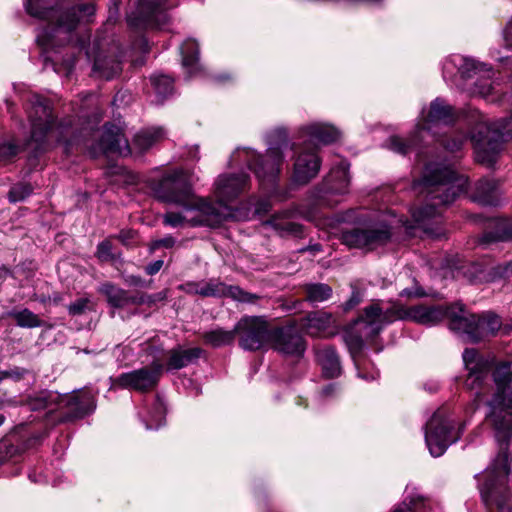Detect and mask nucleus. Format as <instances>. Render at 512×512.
Segmentation results:
<instances>
[{
    "instance_id": "20e7f679",
    "label": "nucleus",
    "mask_w": 512,
    "mask_h": 512,
    "mask_svg": "<svg viewBox=\"0 0 512 512\" xmlns=\"http://www.w3.org/2000/svg\"><path fill=\"white\" fill-rule=\"evenodd\" d=\"M193 175L184 170H175L163 176L157 190L159 198L182 206L181 212H167L163 216L165 225L176 228L184 225L216 227L223 222L228 210L214 209L204 198H195L192 193Z\"/></svg>"
},
{
    "instance_id": "09e8293b",
    "label": "nucleus",
    "mask_w": 512,
    "mask_h": 512,
    "mask_svg": "<svg viewBox=\"0 0 512 512\" xmlns=\"http://www.w3.org/2000/svg\"><path fill=\"white\" fill-rule=\"evenodd\" d=\"M137 297H144V299H146V301L143 303V304H154L158 301H162L166 298V293L165 292H159L157 294H154V295H146V294H136Z\"/></svg>"
},
{
    "instance_id": "603ef678",
    "label": "nucleus",
    "mask_w": 512,
    "mask_h": 512,
    "mask_svg": "<svg viewBox=\"0 0 512 512\" xmlns=\"http://www.w3.org/2000/svg\"><path fill=\"white\" fill-rule=\"evenodd\" d=\"M464 140L465 139L463 136H459V137L453 139L451 143H446L445 148L451 152L458 151L462 147Z\"/></svg>"
},
{
    "instance_id": "052dcab7",
    "label": "nucleus",
    "mask_w": 512,
    "mask_h": 512,
    "mask_svg": "<svg viewBox=\"0 0 512 512\" xmlns=\"http://www.w3.org/2000/svg\"><path fill=\"white\" fill-rule=\"evenodd\" d=\"M5 379V375H3L2 371H0V381Z\"/></svg>"
},
{
    "instance_id": "13d9d810",
    "label": "nucleus",
    "mask_w": 512,
    "mask_h": 512,
    "mask_svg": "<svg viewBox=\"0 0 512 512\" xmlns=\"http://www.w3.org/2000/svg\"><path fill=\"white\" fill-rule=\"evenodd\" d=\"M359 302V299H354V297H352L349 302L347 303V306L348 307H352L353 305L357 304Z\"/></svg>"
},
{
    "instance_id": "7c9ffc66",
    "label": "nucleus",
    "mask_w": 512,
    "mask_h": 512,
    "mask_svg": "<svg viewBox=\"0 0 512 512\" xmlns=\"http://www.w3.org/2000/svg\"><path fill=\"white\" fill-rule=\"evenodd\" d=\"M182 65L188 70L189 76L195 75L200 70L198 63L199 48L193 39H187L181 46Z\"/></svg>"
},
{
    "instance_id": "79ce46f5",
    "label": "nucleus",
    "mask_w": 512,
    "mask_h": 512,
    "mask_svg": "<svg viewBox=\"0 0 512 512\" xmlns=\"http://www.w3.org/2000/svg\"><path fill=\"white\" fill-rule=\"evenodd\" d=\"M344 341L349 348L350 353L353 357L357 355L363 347V339L362 336L354 333L353 331H348L344 335Z\"/></svg>"
},
{
    "instance_id": "0eeeda50",
    "label": "nucleus",
    "mask_w": 512,
    "mask_h": 512,
    "mask_svg": "<svg viewBox=\"0 0 512 512\" xmlns=\"http://www.w3.org/2000/svg\"><path fill=\"white\" fill-rule=\"evenodd\" d=\"M28 117L31 124L29 146L35 154L46 151L52 141H64L69 133L68 126L55 123L50 104L43 98L35 97L28 109Z\"/></svg>"
},
{
    "instance_id": "a878e982",
    "label": "nucleus",
    "mask_w": 512,
    "mask_h": 512,
    "mask_svg": "<svg viewBox=\"0 0 512 512\" xmlns=\"http://www.w3.org/2000/svg\"><path fill=\"white\" fill-rule=\"evenodd\" d=\"M99 292L106 296L107 302L114 308H123L129 305H142L146 299L137 297L128 291L106 282L99 287Z\"/></svg>"
},
{
    "instance_id": "dca6fc26",
    "label": "nucleus",
    "mask_w": 512,
    "mask_h": 512,
    "mask_svg": "<svg viewBox=\"0 0 512 512\" xmlns=\"http://www.w3.org/2000/svg\"><path fill=\"white\" fill-rule=\"evenodd\" d=\"M452 421L435 413L425 428V441L430 454L439 457L444 454L448 446L457 441L458 436L453 434Z\"/></svg>"
},
{
    "instance_id": "412c9836",
    "label": "nucleus",
    "mask_w": 512,
    "mask_h": 512,
    "mask_svg": "<svg viewBox=\"0 0 512 512\" xmlns=\"http://www.w3.org/2000/svg\"><path fill=\"white\" fill-rule=\"evenodd\" d=\"M165 2L166 0H139L140 16L128 15V24L132 27L159 26L166 19Z\"/></svg>"
},
{
    "instance_id": "8fccbe9b",
    "label": "nucleus",
    "mask_w": 512,
    "mask_h": 512,
    "mask_svg": "<svg viewBox=\"0 0 512 512\" xmlns=\"http://www.w3.org/2000/svg\"><path fill=\"white\" fill-rule=\"evenodd\" d=\"M118 239L124 244V245H130L135 242L136 239V233L134 231H122L118 235Z\"/></svg>"
},
{
    "instance_id": "e433bc0d",
    "label": "nucleus",
    "mask_w": 512,
    "mask_h": 512,
    "mask_svg": "<svg viewBox=\"0 0 512 512\" xmlns=\"http://www.w3.org/2000/svg\"><path fill=\"white\" fill-rule=\"evenodd\" d=\"M151 83L159 103L163 102L164 99L173 93V80L167 75H153Z\"/></svg>"
},
{
    "instance_id": "cd10ccee",
    "label": "nucleus",
    "mask_w": 512,
    "mask_h": 512,
    "mask_svg": "<svg viewBox=\"0 0 512 512\" xmlns=\"http://www.w3.org/2000/svg\"><path fill=\"white\" fill-rule=\"evenodd\" d=\"M316 358L322 367L325 377L336 378L341 374L339 358L332 347H323L317 349Z\"/></svg>"
},
{
    "instance_id": "9d476101",
    "label": "nucleus",
    "mask_w": 512,
    "mask_h": 512,
    "mask_svg": "<svg viewBox=\"0 0 512 512\" xmlns=\"http://www.w3.org/2000/svg\"><path fill=\"white\" fill-rule=\"evenodd\" d=\"M471 140L475 148L476 160L485 165H492L502 149V143L512 140V113L502 125L501 130L492 127L481 117Z\"/></svg>"
},
{
    "instance_id": "5fc2aeb1",
    "label": "nucleus",
    "mask_w": 512,
    "mask_h": 512,
    "mask_svg": "<svg viewBox=\"0 0 512 512\" xmlns=\"http://www.w3.org/2000/svg\"><path fill=\"white\" fill-rule=\"evenodd\" d=\"M425 295V292L422 289H403L400 292V296H407V297H422Z\"/></svg>"
},
{
    "instance_id": "f3484780",
    "label": "nucleus",
    "mask_w": 512,
    "mask_h": 512,
    "mask_svg": "<svg viewBox=\"0 0 512 512\" xmlns=\"http://www.w3.org/2000/svg\"><path fill=\"white\" fill-rule=\"evenodd\" d=\"M391 237L390 228L379 223L364 229H351L342 233V242L350 248L373 250L386 244Z\"/></svg>"
},
{
    "instance_id": "c03bdc74",
    "label": "nucleus",
    "mask_w": 512,
    "mask_h": 512,
    "mask_svg": "<svg viewBox=\"0 0 512 512\" xmlns=\"http://www.w3.org/2000/svg\"><path fill=\"white\" fill-rule=\"evenodd\" d=\"M96 256L100 261H113L115 259L110 240L107 239L98 244Z\"/></svg>"
},
{
    "instance_id": "39448f33",
    "label": "nucleus",
    "mask_w": 512,
    "mask_h": 512,
    "mask_svg": "<svg viewBox=\"0 0 512 512\" xmlns=\"http://www.w3.org/2000/svg\"><path fill=\"white\" fill-rule=\"evenodd\" d=\"M459 304L449 306L416 305L404 307L394 304L383 311L378 304H372L365 308L364 315L356 324L363 325L366 337L377 335L386 325L397 320H410L421 325L433 326L447 318L451 323V314L457 312Z\"/></svg>"
},
{
    "instance_id": "6ab92c4d",
    "label": "nucleus",
    "mask_w": 512,
    "mask_h": 512,
    "mask_svg": "<svg viewBox=\"0 0 512 512\" xmlns=\"http://www.w3.org/2000/svg\"><path fill=\"white\" fill-rule=\"evenodd\" d=\"M297 327L298 323L293 321L284 327L271 331L269 343L281 354L301 357L306 350V342L297 332Z\"/></svg>"
},
{
    "instance_id": "5701e85b",
    "label": "nucleus",
    "mask_w": 512,
    "mask_h": 512,
    "mask_svg": "<svg viewBox=\"0 0 512 512\" xmlns=\"http://www.w3.org/2000/svg\"><path fill=\"white\" fill-rule=\"evenodd\" d=\"M334 317L325 311L309 313L300 320L298 326L311 337H328L334 334L330 329L334 326Z\"/></svg>"
},
{
    "instance_id": "2eb2a0df",
    "label": "nucleus",
    "mask_w": 512,
    "mask_h": 512,
    "mask_svg": "<svg viewBox=\"0 0 512 512\" xmlns=\"http://www.w3.org/2000/svg\"><path fill=\"white\" fill-rule=\"evenodd\" d=\"M181 287L189 294H198L203 297H230L241 303L254 304L260 299L257 294L246 292L239 286H227L215 279L207 282H189Z\"/></svg>"
},
{
    "instance_id": "a19ab883",
    "label": "nucleus",
    "mask_w": 512,
    "mask_h": 512,
    "mask_svg": "<svg viewBox=\"0 0 512 512\" xmlns=\"http://www.w3.org/2000/svg\"><path fill=\"white\" fill-rule=\"evenodd\" d=\"M33 191L30 184L18 183L11 187L8 193V199L12 203L25 200Z\"/></svg>"
},
{
    "instance_id": "3c124183",
    "label": "nucleus",
    "mask_w": 512,
    "mask_h": 512,
    "mask_svg": "<svg viewBox=\"0 0 512 512\" xmlns=\"http://www.w3.org/2000/svg\"><path fill=\"white\" fill-rule=\"evenodd\" d=\"M3 375H5L6 378H13V379H21L23 376L27 373L25 369L21 368H13L7 371H2Z\"/></svg>"
},
{
    "instance_id": "f257e3e1",
    "label": "nucleus",
    "mask_w": 512,
    "mask_h": 512,
    "mask_svg": "<svg viewBox=\"0 0 512 512\" xmlns=\"http://www.w3.org/2000/svg\"><path fill=\"white\" fill-rule=\"evenodd\" d=\"M56 0H25L28 14L47 21L36 36V41L45 54V60L53 65L61 63L71 70L76 61V52H84L87 60L93 58L92 74L97 78L110 80L121 71V63L114 57L102 55L100 42L86 47L83 38L72 43L76 27L81 22H88L95 12L93 3L77 4L67 10L56 9Z\"/></svg>"
},
{
    "instance_id": "4d7b16f0",
    "label": "nucleus",
    "mask_w": 512,
    "mask_h": 512,
    "mask_svg": "<svg viewBox=\"0 0 512 512\" xmlns=\"http://www.w3.org/2000/svg\"><path fill=\"white\" fill-rule=\"evenodd\" d=\"M336 390V385L335 384H329L328 386H326L325 388H323L322 390V395L323 396H329L331 395L334 391Z\"/></svg>"
},
{
    "instance_id": "58836bf2",
    "label": "nucleus",
    "mask_w": 512,
    "mask_h": 512,
    "mask_svg": "<svg viewBox=\"0 0 512 512\" xmlns=\"http://www.w3.org/2000/svg\"><path fill=\"white\" fill-rule=\"evenodd\" d=\"M512 276V260L503 264H498L492 267L488 273V276H482L480 274H476L473 276L471 280H487V281H497L501 279H507Z\"/></svg>"
},
{
    "instance_id": "bb28decb",
    "label": "nucleus",
    "mask_w": 512,
    "mask_h": 512,
    "mask_svg": "<svg viewBox=\"0 0 512 512\" xmlns=\"http://www.w3.org/2000/svg\"><path fill=\"white\" fill-rule=\"evenodd\" d=\"M450 66H455L463 77H472L478 73H492V68L472 58L454 56L448 59L443 66L444 74L450 72Z\"/></svg>"
},
{
    "instance_id": "c756f323",
    "label": "nucleus",
    "mask_w": 512,
    "mask_h": 512,
    "mask_svg": "<svg viewBox=\"0 0 512 512\" xmlns=\"http://www.w3.org/2000/svg\"><path fill=\"white\" fill-rule=\"evenodd\" d=\"M59 393L54 391H41L29 397L27 406L32 411L47 410V415L56 413V402Z\"/></svg>"
},
{
    "instance_id": "6e6552de",
    "label": "nucleus",
    "mask_w": 512,
    "mask_h": 512,
    "mask_svg": "<svg viewBox=\"0 0 512 512\" xmlns=\"http://www.w3.org/2000/svg\"><path fill=\"white\" fill-rule=\"evenodd\" d=\"M272 137L275 138V141L269 143V147L264 156L257 155L256 152L250 148L237 151L240 157H245L247 165L254 171L262 186L265 184H274L284 161L283 150L288 147L287 134L284 129H276Z\"/></svg>"
},
{
    "instance_id": "ddd939ff",
    "label": "nucleus",
    "mask_w": 512,
    "mask_h": 512,
    "mask_svg": "<svg viewBox=\"0 0 512 512\" xmlns=\"http://www.w3.org/2000/svg\"><path fill=\"white\" fill-rule=\"evenodd\" d=\"M239 346L247 351L262 349L270 340L269 324L264 316H243L234 327Z\"/></svg>"
},
{
    "instance_id": "f8f14e48",
    "label": "nucleus",
    "mask_w": 512,
    "mask_h": 512,
    "mask_svg": "<svg viewBox=\"0 0 512 512\" xmlns=\"http://www.w3.org/2000/svg\"><path fill=\"white\" fill-rule=\"evenodd\" d=\"M143 350L147 356L151 357L150 366L122 373L116 379L117 385L144 392L153 389L158 384L164 371L162 350L154 344H148Z\"/></svg>"
},
{
    "instance_id": "a18cd8bd",
    "label": "nucleus",
    "mask_w": 512,
    "mask_h": 512,
    "mask_svg": "<svg viewBox=\"0 0 512 512\" xmlns=\"http://www.w3.org/2000/svg\"><path fill=\"white\" fill-rule=\"evenodd\" d=\"M91 302L88 298H80L68 306V312L72 316L81 315L91 309Z\"/></svg>"
},
{
    "instance_id": "49530a36",
    "label": "nucleus",
    "mask_w": 512,
    "mask_h": 512,
    "mask_svg": "<svg viewBox=\"0 0 512 512\" xmlns=\"http://www.w3.org/2000/svg\"><path fill=\"white\" fill-rule=\"evenodd\" d=\"M18 153V147L10 142L0 144V160L8 161Z\"/></svg>"
},
{
    "instance_id": "6e6d98bb",
    "label": "nucleus",
    "mask_w": 512,
    "mask_h": 512,
    "mask_svg": "<svg viewBox=\"0 0 512 512\" xmlns=\"http://www.w3.org/2000/svg\"><path fill=\"white\" fill-rule=\"evenodd\" d=\"M143 279L139 276L129 275L125 278V283L131 286H142Z\"/></svg>"
},
{
    "instance_id": "aec40b11",
    "label": "nucleus",
    "mask_w": 512,
    "mask_h": 512,
    "mask_svg": "<svg viewBox=\"0 0 512 512\" xmlns=\"http://www.w3.org/2000/svg\"><path fill=\"white\" fill-rule=\"evenodd\" d=\"M101 153L118 154L120 156H128L131 154L128 140L124 137L122 129L119 126H105L101 140L91 149V155L94 157Z\"/></svg>"
},
{
    "instance_id": "c85d7f7f",
    "label": "nucleus",
    "mask_w": 512,
    "mask_h": 512,
    "mask_svg": "<svg viewBox=\"0 0 512 512\" xmlns=\"http://www.w3.org/2000/svg\"><path fill=\"white\" fill-rule=\"evenodd\" d=\"M512 240V222L507 219H494L489 223V231L482 237L483 243Z\"/></svg>"
},
{
    "instance_id": "bf43d9fd",
    "label": "nucleus",
    "mask_w": 512,
    "mask_h": 512,
    "mask_svg": "<svg viewBox=\"0 0 512 512\" xmlns=\"http://www.w3.org/2000/svg\"><path fill=\"white\" fill-rule=\"evenodd\" d=\"M4 416L2 414H0V426L4 423Z\"/></svg>"
},
{
    "instance_id": "c9c22d12",
    "label": "nucleus",
    "mask_w": 512,
    "mask_h": 512,
    "mask_svg": "<svg viewBox=\"0 0 512 512\" xmlns=\"http://www.w3.org/2000/svg\"><path fill=\"white\" fill-rule=\"evenodd\" d=\"M306 300L316 304L328 300L332 295V289L324 283L307 284L304 287Z\"/></svg>"
},
{
    "instance_id": "7ed1b4c3",
    "label": "nucleus",
    "mask_w": 512,
    "mask_h": 512,
    "mask_svg": "<svg viewBox=\"0 0 512 512\" xmlns=\"http://www.w3.org/2000/svg\"><path fill=\"white\" fill-rule=\"evenodd\" d=\"M468 186L466 176L457 173L450 165L429 163L414 190L426 194L431 203L414 210L412 216L418 228L433 237L440 236L441 211L436 206H447L465 193Z\"/></svg>"
},
{
    "instance_id": "ea45409f",
    "label": "nucleus",
    "mask_w": 512,
    "mask_h": 512,
    "mask_svg": "<svg viewBox=\"0 0 512 512\" xmlns=\"http://www.w3.org/2000/svg\"><path fill=\"white\" fill-rule=\"evenodd\" d=\"M9 316L14 318L20 327L35 328L41 326V320L38 316L28 309L10 312Z\"/></svg>"
},
{
    "instance_id": "2f4dec72",
    "label": "nucleus",
    "mask_w": 512,
    "mask_h": 512,
    "mask_svg": "<svg viewBox=\"0 0 512 512\" xmlns=\"http://www.w3.org/2000/svg\"><path fill=\"white\" fill-rule=\"evenodd\" d=\"M165 137V131L161 127H152L138 132L133 140V146L139 151L149 149L159 140Z\"/></svg>"
},
{
    "instance_id": "4be33fe9",
    "label": "nucleus",
    "mask_w": 512,
    "mask_h": 512,
    "mask_svg": "<svg viewBox=\"0 0 512 512\" xmlns=\"http://www.w3.org/2000/svg\"><path fill=\"white\" fill-rule=\"evenodd\" d=\"M463 361L468 370L465 386L470 390L477 389L486 377L489 362L484 360L475 349H465Z\"/></svg>"
},
{
    "instance_id": "72a5a7b5",
    "label": "nucleus",
    "mask_w": 512,
    "mask_h": 512,
    "mask_svg": "<svg viewBox=\"0 0 512 512\" xmlns=\"http://www.w3.org/2000/svg\"><path fill=\"white\" fill-rule=\"evenodd\" d=\"M203 339L206 344L218 348L222 346L231 345L235 340V331L225 330L223 328H215L203 334Z\"/></svg>"
},
{
    "instance_id": "4468645a",
    "label": "nucleus",
    "mask_w": 512,
    "mask_h": 512,
    "mask_svg": "<svg viewBox=\"0 0 512 512\" xmlns=\"http://www.w3.org/2000/svg\"><path fill=\"white\" fill-rule=\"evenodd\" d=\"M248 185L249 177L247 174H223L217 178L214 184L213 194L215 197V203L210 199H205L214 209L225 207L228 210V214L223 218V221H225L234 216L229 204L244 192Z\"/></svg>"
},
{
    "instance_id": "473e14b6",
    "label": "nucleus",
    "mask_w": 512,
    "mask_h": 512,
    "mask_svg": "<svg viewBox=\"0 0 512 512\" xmlns=\"http://www.w3.org/2000/svg\"><path fill=\"white\" fill-rule=\"evenodd\" d=\"M496 193V182L490 179H483L476 184L473 200L482 205H495Z\"/></svg>"
},
{
    "instance_id": "393cba45",
    "label": "nucleus",
    "mask_w": 512,
    "mask_h": 512,
    "mask_svg": "<svg viewBox=\"0 0 512 512\" xmlns=\"http://www.w3.org/2000/svg\"><path fill=\"white\" fill-rule=\"evenodd\" d=\"M349 163L340 160L339 163L330 170L325 178V189L328 194L343 195L348 192L350 177Z\"/></svg>"
},
{
    "instance_id": "de8ad7c7",
    "label": "nucleus",
    "mask_w": 512,
    "mask_h": 512,
    "mask_svg": "<svg viewBox=\"0 0 512 512\" xmlns=\"http://www.w3.org/2000/svg\"><path fill=\"white\" fill-rule=\"evenodd\" d=\"M174 244H175V239L171 235H168L162 239L152 241L151 245H150V249L152 251H154L156 249H159L160 247L171 248L174 246Z\"/></svg>"
},
{
    "instance_id": "f704fd0d",
    "label": "nucleus",
    "mask_w": 512,
    "mask_h": 512,
    "mask_svg": "<svg viewBox=\"0 0 512 512\" xmlns=\"http://www.w3.org/2000/svg\"><path fill=\"white\" fill-rule=\"evenodd\" d=\"M432 502L429 498L414 493L409 496V503L406 500L401 503L394 512H429Z\"/></svg>"
},
{
    "instance_id": "1a4fd4ad",
    "label": "nucleus",
    "mask_w": 512,
    "mask_h": 512,
    "mask_svg": "<svg viewBox=\"0 0 512 512\" xmlns=\"http://www.w3.org/2000/svg\"><path fill=\"white\" fill-rule=\"evenodd\" d=\"M455 119L453 108L446 104L441 98H436L430 104L429 110L421 113V121L417 124L415 135L410 143H407L400 137L392 136L389 139L388 147L390 150L405 155L413 146L424 138V134L431 138L436 135V129L440 126H448Z\"/></svg>"
},
{
    "instance_id": "b1692460",
    "label": "nucleus",
    "mask_w": 512,
    "mask_h": 512,
    "mask_svg": "<svg viewBox=\"0 0 512 512\" xmlns=\"http://www.w3.org/2000/svg\"><path fill=\"white\" fill-rule=\"evenodd\" d=\"M157 347L162 350V360L165 358L167 360L164 365V370L167 371L182 369L195 362L202 354V349L197 347L185 349L182 346H177L167 352H164L162 347Z\"/></svg>"
},
{
    "instance_id": "f03ea898",
    "label": "nucleus",
    "mask_w": 512,
    "mask_h": 512,
    "mask_svg": "<svg viewBox=\"0 0 512 512\" xmlns=\"http://www.w3.org/2000/svg\"><path fill=\"white\" fill-rule=\"evenodd\" d=\"M492 378L496 391L488 401L487 421L494 429L499 453L493 463L477 477L488 512H512L511 493L507 486L510 471L507 450L512 436V361L496 362Z\"/></svg>"
},
{
    "instance_id": "423d86ee",
    "label": "nucleus",
    "mask_w": 512,
    "mask_h": 512,
    "mask_svg": "<svg viewBox=\"0 0 512 512\" xmlns=\"http://www.w3.org/2000/svg\"><path fill=\"white\" fill-rule=\"evenodd\" d=\"M303 142L313 144V147L304 145L296 149L293 165L292 179L297 184H307L316 177L321 167V159L316 150L317 144H330L340 137V132L333 126L323 123H311L300 129Z\"/></svg>"
},
{
    "instance_id": "9b49d317",
    "label": "nucleus",
    "mask_w": 512,
    "mask_h": 512,
    "mask_svg": "<svg viewBox=\"0 0 512 512\" xmlns=\"http://www.w3.org/2000/svg\"><path fill=\"white\" fill-rule=\"evenodd\" d=\"M456 308L457 312L451 314L450 329L471 342L495 336L502 326L500 317L493 313L471 314L460 304Z\"/></svg>"
},
{
    "instance_id": "4c0bfd02",
    "label": "nucleus",
    "mask_w": 512,
    "mask_h": 512,
    "mask_svg": "<svg viewBox=\"0 0 512 512\" xmlns=\"http://www.w3.org/2000/svg\"><path fill=\"white\" fill-rule=\"evenodd\" d=\"M146 429H158L165 422V406L161 399L157 398L153 410L148 412L147 418L144 419Z\"/></svg>"
},
{
    "instance_id": "864d4df0",
    "label": "nucleus",
    "mask_w": 512,
    "mask_h": 512,
    "mask_svg": "<svg viewBox=\"0 0 512 512\" xmlns=\"http://www.w3.org/2000/svg\"><path fill=\"white\" fill-rule=\"evenodd\" d=\"M162 266H163L162 260L154 261L153 263L149 264L146 267V273L149 275H154L162 268Z\"/></svg>"
},
{
    "instance_id": "37998d69",
    "label": "nucleus",
    "mask_w": 512,
    "mask_h": 512,
    "mask_svg": "<svg viewBox=\"0 0 512 512\" xmlns=\"http://www.w3.org/2000/svg\"><path fill=\"white\" fill-rule=\"evenodd\" d=\"M487 74L488 78L483 80L481 79L475 82L473 89L474 94H477L483 98H488L490 95H492L495 89L494 83L490 80L491 73Z\"/></svg>"
},
{
    "instance_id": "a211bd4d",
    "label": "nucleus",
    "mask_w": 512,
    "mask_h": 512,
    "mask_svg": "<svg viewBox=\"0 0 512 512\" xmlns=\"http://www.w3.org/2000/svg\"><path fill=\"white\" fill-rule=\"evenodd\" d=\"M94 409L93 397L90 393L79 391L71 394H59L56 402V417L58 422L81 418Z\"/></svg>"
}]
</instances>
